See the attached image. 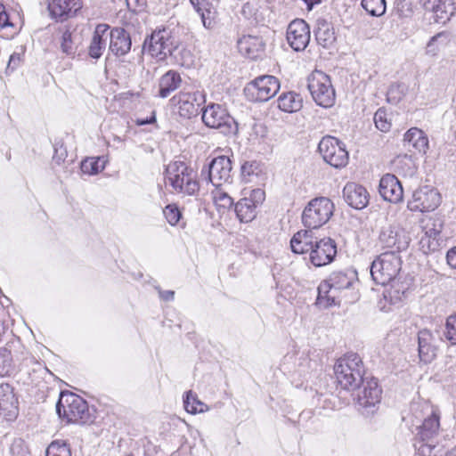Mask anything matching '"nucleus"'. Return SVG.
Here are the masks:
<instances>
[{
	"instance_id": "obj_16",
	"label": "nucleus",
	"mask_w": 456,
	"mask_h": 456,
	"mask_svg": "<svg viewBox=\"0 0 456 456\" xmlns=\"http://www.w3.org/2000/svg\"><path fill=\"white\" fill-rule=\"evenodd\" d=\"M337 255V244L331 238H317L311 250L310 262L316 267L330 264Z\"/></svg>"
},
{
	"instance_id": "obj_9",
	"label": "nucleus",
	"mask_w": 456,
	"mask_h": 456,
	"mask_svg": "<svg viewBox=\"0 0 456 456\" xmlns=\"http://www.w3.org/2000/svg\"><path fill=\"white\" fill-rule=\"evenodd\" d=\"M232 161L227 156L214 158L200 173L201 179L210 182L216 188L232 183Z\"/></svg>"
},
{
	"instance_id": "obj_36",
	"label": "nucleus",
	"mask_w": 456,
	"mask_h": 456,
	"mask_svg": "<svg viewBox=\"0 0 456 456\" xmlns=\"http://www.w3.org/2000/svg\"><path fill=\"white\" fill-rule=\"evenodd\" d=\"M333 291L328 281L321 282L318 286L316 305L323 308L336 305L335 295L331 294Z\"/></svg>"
},
{
	"instance_id": "obj_43",
	"label": "nucleus",
	"mask_w": 456,
	"mask_h": 456,
	"mask_svg": "<svg viewBox=\"0 0 456 456\" xmlns=\"http://www.w3.org/2000/svg\"><path fill=\"white\" fill-rule=\"evenodd\" d=\"M214 200L220 212H224L233 206V199L228 193L220 190L214 192Z\"/></svg>"
},
{
	"instance_id": "obj_42",
	"label": "nucleus",
	"mask_w": 456,
	"mask_h": 456,
	"mask_svg": "<svg viewBox=\"0 0 456 456\" xmlns=\"http://www.w3.org/2000/svg\"><path fill=\"white\" fill-rule=\"evenodd\" d=\"M46 456H71V452L66 442L53 441L46 449Z\"/></svg>"
},
{
	"instance_id": "obj_46",
	"label": "nucleus",
	"mask_w": 456,
	"mask_h": 456,
	"mask_svg": "<svg viewBox=\"0 0 456 456\" xmlns=\"http://www.w3.org/2000/svg\"><path fill=\"white\" fill-rule=\"evenodd\" d=\"M419 246V249L426 255L435 252L438 250L440 247L439 239H429L428 237L420 236Z\"/></svg>"
},
{
	"instance_id": "obj_11",
	"label": "nucleus",
	"mask_w": 456,
	"mask_h": 456,
	"mask_svg": "<svg viewBox=\"0 0 456 456\" xmlns=\"http://www.w3.org/2000/svg\"><path fill=\"white\" fill-rule=\"evenodd\" d=\"M175 41L168 29L155 30L144 40L142 50L152 57L164 60L169 55L171 50H174Z\"/></svg>"
},
{
	"instance_id": "obj_64",
	"label": "nucleus",
	"mask_w": 456,
	"mask_h": 456,
	"mask_svg": "<svg viewBox=\"0 0 456 456\" xmlns=\"http://www.w3.org/2000/svg\"><path fill=\"white\" fill-rule=\"evenodd\" d=\"M454 362V359H452V355L448 354L446 355V359H444V364L445 366L452 368Z\"/></svg>"
},
{
	"instance_id": "obj_41",
	"label": "nucleus",
	"mask_w": 456,
	"mask_h": 456,
	"mask_svg": "<svg viewBox=\"0 0 456 456\" xmlns=\"http://www.w3.org/2000/svg\"><path fill=\"white\" fill-rule=\"evenodd\" d=\"M61 49L67 55H74L76 53V37L69 28L65 29L62 33Z\"/></svg>"
},
{
	"instance_id": "obj_5",
	"label": "nucleus",
	"mask_w": 456,
	"mask_h": 456,
	"mask_svg": "<svg viewBox=\"0 0 456 456\" xmlns=\"http://www.w3.org/2000/svg\"><path fill=\"white\" fill-rule=\"evenodd\" d=\"M333 202L326 197L313 199L302 214L303 224L308 229H317L325 224L334 212Z\"/></svg>"
},
{
	"instance_id": "obj_58",
	"label": "nucleus",
	"mask_w": 456,
	"mask_h": 456,
	"mask_svg": "<svg viewBox=\"0 0 456 456\" xmlns=\"http://www.w3.org/2000/svg\"><path fill=\"white\" fill-rule=\"evenodd\" d=\"M446 261L452 268L456 269V246L447 251Z\"/></svg>"
},
{
	"instance_id": "obj_8",
	"label": "nucleus",
	"mask_w": 456,
	"mask_h": 456,
	"mask_svg": "<svg viewBox=\"0 0 456 456\" xmlns=\"http://www.w3.org/2000/svg\"><path fill=\"white\" fill-rule=\"evenodd\" d=\"M318 151L323 160L335 168H342L348 164L349 154L346 144L334 136L322 137L318 144Z\"/></svg>"
},
{
	"instance_id": "obj_25",
	"label": "nucleus",
	"mask_w": 456,
	"mask_h": 456,
	"mask_svg": "<svg viewBox=\"0 0 456 456\" xmlns=\"http://www.w3.org/2000/svg\"><path fill=\"white\" fill-rule=\"evenodd\" d=\"M240 53L249 59L255 60L264 52L265 43L259 37L246 35L237 42Z\"/></svg>"
},
{
	"instance_id": "obj_10",
	"label": "nucleus",
	"mask_w": 456,
	"mask_h": 456,
	"mask_svg": "<svg viewBox=\"0 0 456 456\" xmlns=\"http://www.w3.org/2000/svg\"><path fill=\"white\" fill-rule=\"evenodd\" d=\"M410 240L405 230L396 223L382 226L379 235V243L386 252L398 254L409 247Z\"/></svg>"
},
{
	"instance_id": "obj_3",
	"label": "nucleus",
	"mask_w": 456,
	"mask_h": 456,
	"mask_svg": "<svg viewBox=\"0 0 456 456\" xmlns=\"http://www.w3.org/2000/svg\"><path fill=\"white\" fill-rule=\"evenodd\" d=\"M401 257L395 252L381 253L371 264L372 280L382 286L388 285L395 280L401 270Z\"/></svg>"
},
{
	"instance_id": "obj_24",
	"label": "nucleus",
	"mask_w": 456,
	"mask_h": 456,
	"mask_svg": "<svg viewBox=\"0 0 456 456\" xmlns=\"http://www.w3.org/2000/svg\"><path fill=\"white\" fill-rule=\"evenodd\" d=\"M110 26L107 24H98L93 34V37L88 47V54L91 58L98 60L106 48L107 39L109 37Z\"/></svg>"
},
{
	"instance_id": "obj_62",
	"label": "nucleus",
	"mask_w": 456,
	"mask_h": 456,
	"mask_svg": "<svg viewBox=\"0 0 456 456\" xmlns=\"http://www.w3.org/2000/svg\"><path fill=\"white\" fill-rule=\"evenodd\" d=\"M241 13L248 19H249L253 15V12L251 10V4L249 2H247L243 4L241 9Z\"/></svg>"
},
{
	"instance_id": "obj_30",
	"label": "nucleus",
	"mask_w": 456,
	"mask_h": 456,
	"mask_svg": "<svg viewBox=\"0 0 456 456\" xmlns=\"http://www.w3.org/2000/svg\"><path fill=\"white\" fill-rule=\"evenodd\" d=\"M182 77L175 70H168L162 75L159 81V96L167 98L171 93L180 87Z\"/></svg>"
},
{
	"instance_id": "obj_19",
	"label": "nucleus",
	"mask_w": 456,
	"mask_h": 456,
	"mask_svg": "<svg viewBox=\"0 0 456 456\" xmlns=\"http://www.w3.org/2000/svg\"><path fill=\"white\" fill-rule=\"evenodd\" d=\"M82 7L80 0H49L48 10L51 16L63 21L74 16Z\"/></svg>"
},
{
	"instance_id": "obj_55",
	"label": "nucleus",
	"mask_w": 456,
	"mask_h": 456,
	"mask_svg": "<svg viewBox=\"0 0 456 456\" xmlns=\"http://www.w3.org/2000/svg\"><path fill=\"white\" fill-rule=\"evenodd\" d=\"M20 61H21L20 54L18 53H13L9 58V61H8L6 69L13 71L20 64Z\"/></svg>"
},
{
	"instance_id": "obj_47",
	"label": "nucleus",
	"mask_w": 456,
	"mask_h": 456,
	"mask_svg": "<svg viewBox=\"0 0 456 456\" xmlns=\"http://www.w3.org/2000/svg\"><path fill=\"white\" fill-rule=\"evenodd\" d=\"M374 123L376 127L381 132H387L391 127L385 110L379 109L374 115Z\"/></svg>"
},
{
	"instance_id": "obj_15",
	"label": "nucleus",
	"mask_w": 456,
	"mask_h": 456,
	"mask_svg": "<svg viewBox=\"0 0 456 456\" xmlns=\"http://www.w3.org/2000/svg\"><path fill=\"white\" fill-rule=\"evenodd\" d=\"M440 202V193L434 188L424 186L413 192L408 208L411 211L429 212L435 210Z\"/></svg>"
},
{
	"instance_id": "obj_60",
	"label": "nucleus",
	"mask_w": 456,
	"mask_h": 456,
	"mask_svg": "<svg viewBox=\"0 0 456 456\" xmlns=\"http://www.w3.org/2000/svg\"><path fill=\"white\" fill-rule=\"evenodd\" d=\"M384 298L388 300L392 304H395L397 300L400 299L399 292L396 291V296L392 295V291L390 289H386L383 292Z\"/></svg>"
},
{
	"instance_id": "obj_56",
	"label": "nucleus",
	"mask_w": 456,
	"mask_h": 456,
	"mask_svg": "<svg viewBox=\"0 0 456 456\" xmlns=\"http://www.w3.org/2000/svg\"><path fill=\"white\" fill-rule=\"evenodd\" d=\"M26 450L24 449V443L22 440H15L12 443L11 446V452L12 455H15L17 453L18 455L20 454L21 456H23Z\"/></svg>"
},
{
	"instance_id": "obj_18",
	"label": "nucleus",
	"mask_w": 456,
	"mask_h": 456,
	"mask_svg": "<svg viewBox=\"0 0 456 456\" xmlns=\"http://www.w3.org/2000/svg\"><path fill=\"white\" fill-rule=\"evenodd\" d=\"M379 191L385 200L391 203H398L403 198V186L397 177L392 174H386L381 177Z\"/></svg>"
},
{
	"instance_id": "obj_12",
	"label": "nucleus",
	"mask_w": 456,
	"mask_h": 456,
	"mask_svg": "<svg viewBox=\"0 0 456 456\" xmlns=\"http://www.w3.org/2000/svg\"><path fill=\"white\" fill-rule=\"evenodd\" d=\"M280 90L278 78L271 75H264L255 78L245 87L247 94L252 96L254 101L267 102Z\"/></svg>"
},
{
	"instance_id": "obj_59",
	"label": "nucleus",
	"mask_w": 456,
	"mask_h": 456,
	"mask_svg": "<svg viewBox=\"0 0 456 456\" xmlns=\"http://www.w3.org/2000/svg\"><path fill=\"white\" fill-rule=\"evenodd\" d=\"M12 24L9 22V16L4 10L3 5H0V28L11 26Z\"/></svg>"
},
{
	"instance_id": "obj_27",
	"label": "nucleus",
	"mask_w": 456,
	"mask_h": 456,
	"mask_svg": "<svg viewBox=\"0 0 456 456\" xmlns=\"http://www.w3.org/2000/svg\"><path fill=\"white\" fill-rule=\"evenodd\" d=\"M403 142L404 147H412L419 153L425 154L428 149V139L418 127L410 128L404 134Z\"/></svg>"
},
{
	"instance_id": "obj_6",
	"label": "nucleus",
	"mask_w": 456,
	"mask_h": 456,
	"mask_svg": "<svg viewBox=\"0 0 456 456\" xmlns=\"http://www.w3.org/2000/svg\"><path fill=\"white\" fill-rule=\"evenodd\" d=\"M200 111H202V121L207 126L218 129L224 134L237 132L238 124L224 106L217 103H209L207 107L202 108Z\"/></svg>"
},
{
	"instance_id": "obj_29",
	"label": "nucleus",
	"mask_w": 456,
	"mask_h": 456,
	"mask_svg": "<svg viewBox=\"0 0 456 456\" xmlns=\"http://www.w3.org/2000/svg\"><path fill=\"white\" fill-rule=\"evenodd\" d=\"M431 412L425 418L421 426L418 428V436L422 442L429 441L438 434L440 427V417L433 409L427 408Z\"/></svg>"
},
{
	"instance_id": "obj_34",
	"label": "nucleus",
	"mask_w": 456,
	"mask_h": 456,
	"mask_svg": "<svg viewBox=\"0 0 456 456\" xmlns=\"http://www.w3.org/2000/svg\"><path fill=\"white\" fill-rule=\"evenodd\" d=\"M355 273L353 271L333 272L327 280L333 290H339L349 288L354 278Z\"/></svg>"
},
{
	"instance_id": "obj_50",
	"label": "nucleus",
	"mask_w": 456,
	"mask_h": 456,
	"mask_svg": "<svg viewBox=\"0 0 456 456\" xmlns=\"http://www.w3.org/2000/svg\"><path fill=\"white\" fill-rule=\"evenodd\" d=\"M395 11L400 18L409 17L412 13L411 4L406 0L397 1L395 4Z\"/></svg>"
},
{
	"instance_id": "obj_20",
	"label": "nucleus",
	"mask_w": 456,
	"mask_h": 456,
	"mask_svg": "<svg viewBox=\"0 0 456 456\" xmlns=\"http://www.w3.org/2000/svg\"><path fill=\"white\" fill-rule=\"evenodd\" d=\"M109 50L117 57L127 54L132 46L130 34L123 28L116 27L109 33Z\"/></svg>"
},
{
	"instance_id": "obj_48",
	"label": "nucleus",
	"mask_w": 456,
	"mask_h": 456,
	"mask_svg": "<svg viewBox=\"0 0 456 456\" xmlns=\"http://www.w3.org/2000/svg\"><path fill=\"white\" fill-rule=\"evenodd\" d=\"M164 216L171 225H175L182 217V213L175 205L169 204L163 209Z\"/></svg>"
},
{
	"instance_id": "obj_53",
	"label": "nucleus",
	"mask_w": 456,
	"mask_h": 456,
	"mask_svg": "<svg viewBox=\"0 0 456 456\" xmlns=\"http://www.w3.org/2000/svg\"><path fill=\"white\" fill-rule=\"evenodd\" d=\"M265 193L261 189H256L251 191L250 197L248 199L251 200L255 203V207L257 208L265 200Z\"/></svg>"
},
{
	"instance_id": "obj_33",
	"label": "nucleus",
	"mask_w": 456,
	"mask_h": 456,
	"mask_svg": "<svg viewBox=\"0 0 456 456\" xmlns=\"http://www.w3.org/2000/svg\"><path fill=\"white\" fill-rule=\"evenodd\" d=\"M193 9L200 16L203 26L209 29L215 25L212 4L208 0H190Z\"/></svg>"
},
{
	"instance_id": "obj_21",
	"label": "nucleus",
	"mask_w": 456,
	"mask_h": 456,
	"mask_svg": "<svg viewBox=\"0 0 456 456\" xmlns=\"http://www.w3.org/2000/svg\"><path fill=\"white\" fill-rule=\"evenodd\" d=\"M346 202L355 209H362L369 203L370 195L366 188L355 183H347L343 189Z\"/></svg>"
},
{
	"instance_id": "obj_2",
	"label": "nucleus",
	"mask_w": 456,
	"mask_h": 456,
	"mask_svg": "<svg viewBox=\"0 0 456 456\" xmlns=\"http://www.w3.org/2000/svg\"><path fill=\"white\" fill-rule=\"evenodd\" d=\"M166 180L176 192L193 195L199 191L193 169L183 161H175L167 165Z\"/></svg>"
},
{
	"instance_id": "obj_38",
	"label": "nucleus",
	"mask_w": 456,
	"mask_h": 456,
	"mask_svg": "<svg viewBox=\"0 0 456 456\" xmlns=\"http://www.w3.org/2000/svg\"><path fill=\"white\" fill-rule=\"evenodd\" d=\"M184 409L191 414L202 413L208 411V406L199 400L197 395L188 391L183 397Z\"/></svg>"
},
{
	"instance_id": "obj_51",
	"label": "nucleus",
	"mask_w": 456,
	"mask_h": 456,
	"mask_svg": "<svg viewBox=\"0 0 456 456\" xmlns=\"http://www.w3.org/2000/svg\"><path fill=\"white\" fill-rule=\"evenodd\" d=\"M421 236L440 240V230L436 228L435 222L429 221L422 227Z\"/></svg>"
},
{
	"instance_id": "obj_13",
	"label": "nucleus",
	"mask_w": 456,
	"mask_h": 456,
	"mask_svg": "<svg viewBox=\"0 0 456 456\" xmlns=\"http://www.w3.org/2000/svg\"><path fill=\"white\" fill-rule=\"evenodd\" d=\"M171 105L176 107L181 117L191 118L200 111V105L205 102V96L200 92H180L170 100Z\"/></svg>"
},
{
	"instance_id": "obj_7",
	"label": "nucleus",
	"mask_w": 456,
	"mask_h": 456,
	"mask_svg": "<svg viewBox=\"0 0 456 456\" xmlns=\"http://www.w3.org/2000/svg\"><path fill=\"white\" fill-rule=\"evenodd\" d=\"M308 90L314 101L323 108L331 107L335 102V90L330 78L322 71L316 70L308 77Z\"/></svg>"
},
{
	"instance_id": "obj_52",
	"label": "nucleus",
	"mask_w": 456,
	"mask_h": 456,
	"mask_svg": "<svg viewBox=\"0 0 456 456\" xmlns=\"http://www.w3.org/2000/svg\"><path fill=\"white\" fill-rule=\"evenodd\" d=\"M66 157H67L66 149L63 148L62 145H61L60 147L55 146L53 160L56 164L60 165L61 162H63L65 160Z\"/></svg>"
},
{
	"instance_id": "obj_39",
	"label": "nucleus",
	"mask_w": 456,
	"mask_h": 456,
	"mask_svg": "<svg viewBox=\"0 0 456 456\" xmlns=\"http://www.w3.org/2000/svg\"><path fill=\"white\" fill-rule=\"evenodd\" d=\"M443 335L446 340L451 342V346L448 347L447 351H452L456 345V314L447 317Z\"/></svg>"
},
{
	"instance_id": "obj_32",
	"label": "nucleus",
	"mask_w": 456,
	"mask_h": 456,
	"mask_svg": "<svg viewBox=\"0 0 456 456\" xmlns=\"http://www.w3.org/2000/svg\"><path fill=\"white\" fill-rule=\"evenodd\" d=\"M302 106L303 99L295 92L283 93L278 98V108L284 112H297Z\"/></svg>"
},
{
	"instance_id": "obj_57",
	"label": "nucleus",
	"mask_w": 456,
	"mask_h": 456,
	"mask_svg": "<svg viewBox=\"0 0 456 456\" xmlns=\"http://www.w3.org/2000/svg\"><path fill=\"white\" fill-rule=\"evenodd\" d=\"M11 362V351L2 347L0 348V365L4 367L10 364Z\"/></svg>"
},
{
	"instance_id": "obj_63",
	"label": "nucleus",
	"mask_w": 456,
	"mask_h": 456,
	"mask_svg": "<svg viewBox=\"0 0 456 456\" xmlns=\"http://www.w3.org/2000/svg\"><path fill=\"white\" fill-rule=\"evenodd\" d=\"M305 4L308 11H311L314 6L321 3V0H302Z\"/></svg>"
},
{
	"instance_id": "obj_37",
	"label": "nucleus",
	"mask_w": 456,
	"mask_h": 456,
	"mask_svg": "<svg viewBox=\"0 0 456 456\" xmlns=\"http://www.w3.org/2000/svg\"><path fill=\"white\" fill-rule=\"evenodd\" d=\"M169 56L175 60L176 64L181 66L190 67L193 63L191 52L183 45L178 44L177 41L174 44V50H171Z\"/></svg>"
},
{
	"instance_id": "obj_1",
	"label": "nucleus",
	"mask_w": 456,
	"mask_h": 456,
	"mask_svg": "<svg viewBox=\"0 0 456 456\" xmlns=\"http://www.w3.org/2000/svg\"><path fill=\"white\" fill-rule=\"evenodd\" d=\"M334 372L340 387L346 390H355L363 382L364 367L362 359L356 354L350 353L339 358Z\"/></svg>"
},
{
	"instance_id": "obj_35",
	"label": "nucleus",
	"mask_w": 456,
	"mask_h": 456,
	"mask_svg": "<svg viewBox=\"0 0 456 456\" xmlns=\"http://www.w3.org/2000/svg\"><path fill=\"white\" fill-rule=\"evenodd\" d=\"M256 208L250 199L243 198L240 200L234 207V211L238 219L242 223L252 221L256 216Z\"/></svg>"
},
{
	"instance_id": "obj_14",
	"label": "nucleus",
	"mask_w": 456,
	"mask_h": 456,
	"mask_svg": "<svg viewBox=\"0 0 456 456\" xmlns=\"http://www.w3.org/2000/svg\"><path fill=\"white\" fill-rule=\"evenodd\" d=\"M361 385L362 388L357 395V403L362 414H373L376 405L381 399V389L378 385V380L374 378L364 379Z\"/></svg>"
},
{
	"instance_id": "obj_45",
	"label": "nucleus",
	"mask_w": 456,
	"mask_h": 456,
	"mask_svg": "<svg viewBox=\"0 0 456 456\" xmlns=\"http://www.w3.org/2000/svg\"><path fill=\"white\" fill-rule=\"evenodd\" d=\"M100 158H89L81 162V171L87 175H95L102 171L104 167L99 165Z\"/></svg>"
},
{
	"instance_id": "obj_23",
	"label": "nucleus",
	"mask_w": 456,
	"mask_h": 456,
	"mask_svg": "<svg viewBox=\"0 0 456 456\" xmlns=\"http://www.w3.org/2000/svg\"><path fill=\"white\" fill-rule=\"evenodd\" d=\"M435 338L428 330H421L418 333L419 356L424 363H430L436 358L437 347Z\"/></svg>"
},
{
	"instance_id": "obj_49",
	"label": "nucleus",
	"mask_w": 456,
	"mask_h": 456,
	"mask_svg": "<svg viewBox=\"0 0 456 456\" xmlns=\"http://www.w3.org/2000/svg\"><path fill=\"white\" fill-rule=\"evenodd\" d=\"M447 37H448L445 32H440V33H437L436 35L433 36L429 39V41L427 45L426 53L428 55H431V56L436 55V53L438 52V47L436 45V43L438 42L442 38L447 39Z\"/></svg>"
},
{
	"instance_id": "obj_26",
	"label": "nucleus",
	"mask_w": 456,
	"mask_h": 456,
	"mask_svg": "<svg viewBox=\"0 0 456 456\" xmlns=\"http://www.w3.org/2000/svg\"><path fill=\"white\" fill-rule=\"evenodd\" d=\"M317 237L314 236L311 229L301 230L296 232L290 240V248L295 254H311L314 248V240Z\"/></svg>"
},
{
	"instance_id": "obj_28",
	"label": "nucleus",
	"mask_w": 456,
	"mask_h": 456,
	"mask_svg": "<svg viewBox=\"0 0 456 456\" xmlns=\"http://www.w3.org/2000/svg\"><path fill=\"white\" fill-rule=\"evenodd\" d=\"M314 36L318 45L323 48L331 47L337 39L332 24L324 19L317 20Z\"/></svg>"
},
{
	"instance_id": "obj_17",
	"label": "nucleus",
	"mask_w": 456,
	"mask_h": 456,
	"mask_svg": "<svg viewBox=\"0 0 456 456\" xmlns=\"http://www.w3.org/2000/svg\"><path fill=\"white\" fill-rule=\"evenodd\" d=\"M286 37L294 51H303L310 42V27L304 20L296 19L289 24Z\"/></svg>"
},
{
	"instance_id": "obj_44",
	"label": "nucleus",
	"mask_w": 456,
	"mask_h": 456,
	"mask_svg": "<svg viewBox=\"0 0 456 456\" xmlns=\"http://www.w3.org/2000/svg\"><path fill=\"white\" fill-rule=\"evenodd\" d=\"M261 172L260 163L256 160H249L242 163L240 167V174L244 180L250 181L252 175H257Z\"/></svg>"
},
{
	"instance_id": "obj_31",
	"label": "nucleus",
	"mask_w": 456,
	"mask_h": 456,
	"mask_svg": "<svg viewBox=\"0 0 456 456\" xmlns=\"http://www.w3.org/2000/svg\"><path fill=\"white\" fill-rule=\"evenodd\" d=\"M18 408V399L14 394L13 387L8 383L0 385V411L4 414L11 415Z\"/></svg>"
},
{
	"instance_id": "obj_54",
	"label": "nucleus",
	"mask_w": 456,
	"mask_h": 456,
	"mask_svg": "<svg viewBox=\"0 0 456 456\" xmlns=\"http://www.w3.org/2000/svg\"><path fill=\"white\" fill-rule=\"evenodd\" d=\"M436 448L435 444H429V441H425L418 448L419 453L421 456H433V450Z\"/></svg>"
},
{
	"instance_id": "obj_61",
	"label": "nucleus",
	"mask_w": 456,
	"mask_h": 456,
	"mask_svg": "<svg viewBox=\"0 0 456 456\" xmlns=\"http://www.w3.org/2000/svg\"><path fill=\"white\" fill-rule=\"evenodd\" d=\"M159 294L161 299L164 301H172L175 297V292L173 290H161L159 289Z\"/></svg>"
},
{
	"instance_id": "obj_4",
	"label": "nucleus",
	"mask_w": 456,
	"mask_h": 456,
	"mask_svg": "<svg viewBox=\"0 0 456 456\" xmlns=\"http://www.w3.org/2000/svg\"><path fill=\"white\" fill-rule=\"evenodd\" d=\"M56 412L68 422H86L89 419L86 401L73 393H61L56 403Z\"/></svg>"
},
{
	"instance_id": "obj_40",
	"label": "nucleus",
	"mask_w": 456,
	"mask_h": 456,
	"mask_svg": "<svg viewBox=\"0 0 456 456\" xmlns=\"http://www.w3.org/2000/svg\"><path fill=\"white\" fill-rule=\"evenodd\" d=\"M361 4L371 16L379 17L386 12L385 0H362Z\"/></svg>"
},
{
	"instance_id": "obj_22",
	"label": "nucleus",
	"mask_w": 456,
	"mask_h": 456,
	"mask_svg": "<svg viewBox=\"0 0 456 456\" xmlns=\"http://www.w3.org/2000/svg\"><path fill=\"white\" fill-rule=\"evenodd\" d=\"M424 8L434 13L436 23L442 24L450 20L456 11L454 0H428L424 3Z\"/></svg>"
}]
</instances>
